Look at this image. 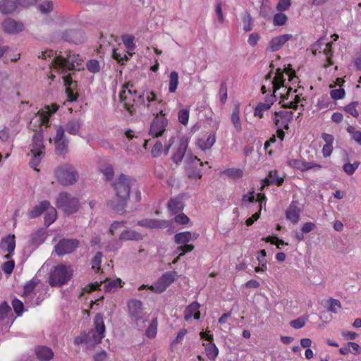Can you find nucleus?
<instances>
[{"label":"nucleus","instance_id":"1","mask_svg":"<svg viewBox=\"0 0 361 361\" xmlns=\"http://www.w3.org/2000/svg\"><path fill=\"white\" fill-rule=\"evenodd\" d=\"M119 97L124 107L131 114L135 110L136 106L155 116L150 127V135L157 137L164 133L168 124L165 114H163L164 103L154 92L145 90L137 94L133 84L128 82L123 86Z\"/></svg>","mask_w":361,"mask_h":361},{"label":"nucleus","instance_id":"2","mask_svg":"<svg viewBox=\"0 0 361 361\" xmlns=\"http://www.w3.org/2000/svg\"><path fill=\"white\" fill-rule=\"evenodd\" d=\"M58 109L59 106L56 104L45 106L34 114L28 124V128L35 131L32 136V143L30 145V156L32 157L29 164L31 168L37 171H39V170L36 167L39 166L45 154L42 126L45 125L47 127L49 126V117L56 112Z\"/></svg>","mask_w":361,"mask_h":361},{"label":"nucleus","instance_id":"3","mask_svg":"<svg viewBox=\"0 0 361 361\" xmlns=\"http://www.w3.org/2000/svg\"><path fill=\"white\" fill-rule=\"evenodd\" d=\"M135 184V180L126 175L121 174L114 183L116 197L108 202V206L122 214L130 197V189Z\"/></svg>","mask_w":361,"mask_h":361},{"label":"nucleus","instance_id":"4","mask_svg":"<svg viewBox=\"0 0 361 361\" xmlns=\"http://www.w3.org/2000/svg\"><path fill=\"white\" fill-rule=\"evenodd\" d=\"M43 59H50L49 66L54 71L59 73H66L69 71L80 69L81 59L78 54H72L71 51L66 56L61 54L57 55L51 49H47L42 51L41 56Z\"/></svg>","mask_w":361,"mask_h":361},{"label":"nucleus","instance_id":"5","mask_svg":"<svg viewBox=\"0 0 361 361\" xmlns=\"http://www.w3.org/2000/svg\"><path fill=\"white\" fill-rule=\"evenodd\" d=\"M285 79L283 78V72L279 68L277 69L273 80L271 82V88L274 93L282 89V92H279L281 98V102L283 106L289 109H295L300 99L298 94H295L297 90L292 91L291 87L287 88L284 85Z\"/></svg>","mask_w":361,"mask_h":361},{"label":"nucleus","instance_id":"6","mask_svg":"<svg viewBox=\"0 0 361 361\" xmlns=\"http://www.w3.org/2000/svg\"><path fill=\"white\" fill-rule=\"evenodd\" d=\"M73 274V268L71 265L59 264L51 271L49 283L51 286H61L71 280Z\"/></svg>","mask_w":361,"mask_h":361},{"label":"nucleus","instance_id":"7","mask_svg":"<svg viewBox=\"0 0 361 361\" xmlns=\"http://www.w3.org/2000/svg\"><path fill=\"white\" fill-rule=\"evenodd\" d=\"M58 182L64 185H74L79 179L78 171L71 164H63L58 166L54 171Z\"/></svg>","mask_w":361,"mask_h":361},{"label":"nucleus","instance_id":"8","mask_svg":"<svg viewBox=\"0 0 361 361\" xmlns=\"http://www.w3.org/2000/svg\"><path fill=\"white\" fill-rule=\"evenodd\" d=\"M42 212H45L44 224L47 226H50L56 221L57 217L56 210L47 200L41 202L32 211L28 212L27 215L30 219H33L39 216Z\"/></svg>","mask_w":361,"mask_h":361},{"label":"nucleus","instance_id":"9","mask_svg":"<svg viewBox=\"0 0 361 361\" xmlns=\"http://www.w3.org/2000/svg\"><path fill=\"white\" fill-rule=\"evenodd\" d=\"M56 205L67 214L76 212L80 207L79 200L72 196L70 193L62 192L59 193L56 199Z\"/></svg>","mask_w":361,"mask_h":361},{"label":"nucleus","instance_id":"10","mask_svg":"<svg viewBox=\"0 0 361 361\" xmlns=\"http://www.w3.org/2000/svg\"><path fill=\"white\" fill-rule=\"evenodd\" d=\"M142 304L138 300H130L128 302V307L131 319L135 323L138 330H142L145 326L147 319L142 312Z\"/></svg>","mask_w":361,"mask_h":361},{"label":"nucleus","instance_id":"11","mask_svg":"<svg viewBox=\"0 0 361 361\" xmlns=\"http://www.w3.org/2000/svg\"><path fill=\"white\" fill-rule=\"evenodd\" d=\"M39 285V280L32 279L24 286V302L29 306H35L39 303V298L36 297V288Z\"/></svg>","mask_w":361,"mask_h":361},{"label":"nucleus","instance_id":"12","mask_svg":"<svg viewBox=\"0 0 361 361\" xmlns=\"http://www.w3.org/2000/svg\"><path fill=\"white\" fill-rule=\"evenodd\" d=\"M293 113L290 110L275 111L271 115V120L277 128L288 129L289 123L292 121Z\"/></svg>","mask_w":361,"mask_h":361},{"label":"nucleus","instance_id":"13","mask_svg":"<svg viewBox=\"0 0 361 361\" xmlns=\"http://www.w3.org/2000/svg\"><path fill=\"white\" fill-rule=\"evenodd\" d=\"M187 173L190 178H200L202 177L201 167L203 163L197 157L192 155L186 156Z\"/></svg>","mask_w":361,"mask_h":361},{"label":"nucleus","instance_id":"14","mask_svg":"<svg viewBox=\"0 0 361 361\" xmlns=\"http://www.w3.org/2000/svg\"><path fill=\"white\" fill-rule=\"evenodd\" d=\"M175 272H166L149 288L157 293L164 292L174 281Z\"/></svg>","mask_w":361,"mask_h":361},{"label":"nucleus","instance_id":"15","mask_svg":"<svg viewBox=\"0 0 361 361\" xmlns=\"http://www.w3.org/2000/svg\"><path fill=\"white\" fill-rule=\"evenodd\" d=\"M94 330L90 332V336L92 337L94 343H99L104 337L105 326L103 317L101 314H97L94 319Z\"/></svg>","mask_w":361,"mask_h":361},{"label":"nucleus","instance_id":"16","mask_svg":"<svg viewBox=\"0 0 361 361\" xmlns=\"http://www.w3.org/2000/svg\"><path fill=\"white\" fill-rule=\"evenodd\" d=\"M79 242L75 239H63L55 246V251L58 255L69 254L78 246Z\"/></svg>","mask_w":361,"mask_h":361},{"label":"nucleus","instance_id":"17","mask_svg":"<svg viewBox=\"0 0 361 361\" xmlns=\"http://www.w3.org/2000/svg\"><path fill=\"white\" fill-rule=\"evenodd\" d=\"M200 336L202 339L208 341L207 343H203V345L204 346V351L207 357L211 360H214L219 354V349L216 345L212 342L213 338L212 335H209L204 332H201Z\"/></svg>","mask_w":361,"mask_h":361},{"label":"nucleus","instance_id":"18","mask_svg":"<svg viewBox=\"0 0 361 361\" xmlns=\"http://www.w3.org/2000/svg\"><path fill=\"white\" fill-rule=\"evenodd\" d=\"M288 164L291 168L295 169H298L302 171L314 169V170H319L322 168V165L314 163V162H308L305 161H302L299 159H289L288 161Z\"/></svg>","mask_w":361,"mask_h":361},{"label":"nucleus","instance_id":"19","mask_svg":"<svg viewBox=\"0 0 361 361\" xmlns=\"http://www.w3.org/2000/svg\"><path fill=\"white\" fill-rule=\"evenodd\" d=\"M293 38L290 34H284L274 37L269 42L267 50L270 52H274L279 50L288 41Z\"/></svg>","mask_w":361,"mask_h":361},{"label":"nucleus","instance_id":"20","mask_svg":"<svg viewBox=\"0 0 361 361\" xmlns=\"http://www.w3.org/2000/svg\"><path fill=\"white\" fill-rule=\"evenodd\" d=\"M23 0H1L0 12L3 14H9L14 12L21 5Z\"/></svg>","mask_w":361,"mask_h":361},{"label":"nucleus","instance_id":"21","mask_svg":"<svg viewBox=\"0 0 361 361\" xmlns=\"http://www.w3.org/2000/svg\"><path fill=\"white\" fill-rule=\"evenodd\" d=\"M300 212L298 202L293 201L286 211V217L292 223L297 224L300 219Z\"/></svg>","mask_w":361,"mask_h":361},{"label":"nucleus","instance_id":"22","mask_svg":"<svg viewBox=\"0 0 361 361\" xmlns=\"http://www.w3.org/2000/svg\"><path fill=\"white\" fill-rule=\"evenodd\" d=\"M188 147V140L185 138L180 139L178 146L176 147L175 152L172 156V159L176 164H179L186 152Z\"/></svg>","mask_w":361,"mask_h":361},{"label":"nucleus","instance_id":"23","mask_svg":"<svg viewBox=\"0 0 361 361\" xmlns=\"http://www.w3.org/2000/svg\"><path fill=\"white\" fill-rule=\"evenodd\" d=\"M16 243L14 235H8L2 238L0 242V249L3 252H8V254L5 255L6 259L10 257V254L13 252L15 249Z\"/></svg>","mask_w":361,"mask_h":361},{"label":"nucleus","instance_id":"24","mask_svg":"<svg viewBox=\"0 0 361 361\" xmlns=\"http://www.w3.org/2000/svg\"><path fill=\"white\" fill-rule=\"evenodd\" d=\"M231 123L237 133H240L243 130L242 121L240 119V105L235 104L232 109L231 114Z\"/></svg>","mask_w":361,"mask_h":361},{"label":"nucleus","instance_id":"25","mask_svg":"<svg viewBox=\"0 0 361 361\" xmlns=\"http://www.w3.org/2000/svg\"><path fill=\"white\" fill-rule=\"evenodd\" d=\"M37 357L40 361H49L54 357L52 350L45 345H39L35 350Z\"/></svg>","mask_w":361,"mask_h":361},{"label":"nucleus","instance_id":"26","mask_svg":"<svg viewBox=\"0 0 361 361\" xmlns=\"http://www.w3.org/2000/svg\"><path fill=\"white\" fill-rule=\"evenodd\" d=\"M216 142V136L214 133L204 135L197 141V147L202 150L210 149Z\"/></svg>","mask_w":361,"mask_h":361},{"label":"nucleus","instance_id":"27","mask_svg":"<svg viewBox=\"0 0 361 361\" xmlns=\"http://www.w3.org/2000/svg\"><path fill=\"white\" fill-rule=\"evenodd\" d=\"M200 305L197 302H193L189 305L184 312L185 319L190 321L192 317L195 319H199L200 317Z\"/></svg>","mask_w":361,"mask_h":361},{"label":"nucleus","instance_id":"28","mask_svg":"<svg viewBox=\"0 0 361 361\" xmlns=\"http://www.w3.org/2000/svg\"><path fill=\"white\" fill-rule=\"evenodd\" d=\"M143 239V236L141 233L130 229H124L119 235L120 241H140Z\"/></svg>","mask_w":361,"mask_h":361},{"label":"nucleus","instance_id":"29","mask_svg":"<svg viewBox=\"0 0 361 361\" xmlns=\"http://www.w3.org/2000/svg\"><path fill=\"white\" fill-rule=\"evenodd\" d=\"M198 236V233H192L189 231H185L176 233L174 235V240L178 244H186L190 240H196Z\"/></svg>","mask_w":361,"mask_h":361},{"label":"nucleus","instance_id":"30","mask_svg":"<svg viewBox=\"0 0 361 361\" xmlns=\"http://www.w3.org/2000/svg\"><path fill=\"white\" fill-rule=\"evenodd\" d=\"M137 225L147 228H159L166 226V221L157 219H146L137 221Z\"/></svg>","mask_w":361,"mask_h":361},{"label":"nucleus","instance_id":"31","mask_svg":"<svg viewBox=\"0 0 361 361\" xmlns=\"http://www.w3.org/2000/svg\"><path fill=\"white\" fill-rule=\"evenodd\" d=\"M274 103V97L264 102H259L254 110V116L263 118L264 112L267 111Z\"/></svg>","mask_w":361,"mask_h":361},{"label":"nucleus","instance_id":"32","mask_svg":"<svg viewBox=\"0 0 361 361\" xmlns=\"http://www.w3.org/2000/svg\"><path fill=\"white\" fill-rule=\"evenodd\" d=\"M3 29L8 33H17L21 31V25L11 18L6 19L2 23Z\"/></svg>","mask_w":361,"mask_h":361},{"label":"nucleus","instance_id":"33","mask_svg":"<svg viewBox=\"0 0 361 361\" xmlns=\"http://www.w3.org/2000/svg\"><path fill=\"white\" fill-rule=\"evenodd\" d=\"M82 124V121L79 119H70L66 124V130L71 135H78L80 133Z\"/></svg>","mask_w":361,"mask_h":361},{"label":"nucleus","instance_id":"34","mask_svg":"<svg viewBox=\"0 0 361 361\" xmlns=\"http://www.w3.org/2000/svg\"><path fill=\"white\" fill-rule=\"evenodd\" d=\"M63 80L64 82V85L66 87V92L68 95V99L70 102H73L76 99L75 94L72 90V85H75V82L71 80V77L70 74L66 75L63 76Z\"/></svg>","mask_w":361,"mask_h":361},{"label":"nucleus","instance_id":"35","mask_svg":"<svg viewBox=\"0 0 361 361\" xmlns=\"http://www.w3.org/2000/svg\"><path fill=\"white\" fill-rule=\"evenodd\" d=\"M284 176H280L277 171H271L269 172L268 177L265 179L267 185L275 184L281 185L283 182Z\"/></svg>","mask_w":361,"mask_h":361},{"label":"nucleus","instance_id":"36","mask_svg":"<svg viewBox=\"0 0 361 361\" xmlns=\"http://www.w3.org/2000/svg\"><path fill=\"white\" fill-rule=\"evenodd\" d=\"M178 73L176 71L171 72L169 75V91L173 93L176 91L178 85Z\"/></svg>","mask_w":361,"mask_h":361},{"label":"nucleus","instance_id":"37","mask_svg":"<svg viewBox=\"0 0 361 361\" xmlns=\"http://www.w3.org/2000/svg\"><path fill=\"white\" fill-rule=\"evenodd\" d=\"M54 144L56 153L60 156L64 157L67 152L68 140H63L54 141Z\"/></svg>","mask_w":361,"mask_h":361},{"label":"nucleus","instance_id":"38","mask_svg":"<svg viewBox=\"0 0 361 361\" xmlns=\"http://www.w3.org/2000/svg\"><path fill=\"white\" fill-rule=\"evenodd\" d=\"M157 319H154L145 331V336L149 338H154L157 334Z\"/></svg>","mask_w":361,"mask_h":361},{"label":"nucleus","instance_id":"39","mask_svg":"<svg viewBox=\"0 0 361 361\" xmlns=\"http://www.w3.org/2000/svg\"><path fill=\"white\" fill-rule=\"evenodd\" d=\"M168 206L169 210L175 214L178 212H180L183 209V202L178 199L171 200L168 204Z\"/></svg>","mask_w":361,"mask_h":361},{"label":"nucleus","instance_id":"40","mask_svg":"<svg viewBox=\"0 0 361 361\" xmlns=\"http://www.w3.org/2000/svg\"><path fill=\"white\" fill-rule=\"evenodd\" d=\"M134 39L135 37L130 35H124L122 36V42L129 51H133L135 47Z\"/></svg>","mask_w":361,"mask_h":361},{"label":"nucleus","instance_id":"41","mask_svg":"<svg viewBox=\"0 0 361 361\" xmlns=\"http://www.w3.org/2000/svg\"><path fill=\"white\" fill-rule=\"evenodd\" d=\"M242 20L243 23V30L245 32H249L252 29V20L250 15L245 12L243 13L242 17Z\"/></svg>","mask_w":361,"mask_h":361},{"label":"nucleus","instance_id":"42","mask_svg":"<svg viewBox=\"0 0 361 361\" xmlns=\"http://www.w3.org/2000/svg\"><path fill=\"white\" fill-rule=\"evenodd\" d=\"M190 111L188 109H181L178 113V118L179 122L186 126L188 123Z\"/></svg>","mask_w":361,"mask_h":361},{"label":"nucleus","instance_id":"43","mask_svg":"<svg viewBox=\"0 0 361 361\" xmlns=\"http://www.w3.org/2000/svg\"><path fill=\"white\" fill-rule=\"evenodd\" d=\"M53 3L51 1L46 0L38 5V8L42 13H49L53 10Z\"/></svg>","mask_w":361,"mask_h":361},{"label":"nucleus","instance_id":"44","mask_svg":"<svg viewBox=\"0 0 361 361\" xmlns=\"http://www.w3.org/2000/svg\"><path fill=\"white\" fill-rule=\"evenodd\" d=\"M360 165V162L356 161H354V163H346L343 165V169L348 175L351 176L353 175L355 171L357 169L358 166Z\"/></svg>","mask_w":361,"mask_h":361},{"label":"nucleus","instance_id":"45","mask_svg":"<svg viewBox=\"0 0 361 361\" xmlns=\"http://www.w3.org/2000/svg\"><path fill=\"white\" fill-rule=\"evenodd\" d=\"M288 20L286 14L280 12L274 15L273 18V23L274 25L280 26L284 25Z\"/></svg>","mask_w":361,"mask_h":361},{"label":"nucleus","instance_id":"46","mask_svg":"<svg viewBox=\"0 0 361 361\" xmlns=\"http://www.w3.org/2000/svg\"><path fill=\"white\" fill-rule=\"evenodd\" d=\"M223 173L232 178H239L243 176V171L238 169H228L224 171Z\"/></svg>","mask_w":361,"mask_h":361},{"label":"nucleus","instance_id":"47","mask_svg":"<svg viewBox=\"0 0 361 361\" xmlns=\"http://www.w3.org/2000/svg\"><path fill=\"white\" fill-rule=\"evenodd\" d=\"M102 252H98L96 253V255H94L93 259H92V269L95 271V272H98L100 269V264H101V262H102Z\"/></svg>","mask_w":361,"mask_h":361},{"label":"nucleus","instance_id":"48","mask_svg":"<svg viewBox=\"0 0 361 361\" xmlns=\"http://www.w3.org/2000/svg\"><path fill=\"white\" fill-rule=\"evenodd\" d=\"M123 285V282L120 279H116L109 281V283L104 285L105 290L106 291H110L113 288L121 287Z\"/></svg>","mask_w":361,"mask_h":361},{"label":"nucleus","instance_id":"49","mask_svg":"<svg viewBox=\"0 0 361 361\" xmlns=\"http://www.w3.org/2000/svg\"><path fill=\"white\" fill-rule=\"evenodd\" d=\"M227 87L224 82H222L220 85L219 90V99L221 104H224L227 100Z\"/></svg>","mask_w":361,"mask_h":361},{"label":"nucleus","instance_id":"50","mask_svg":"<svg viewBox=\"0 0 361 361\" xmlns=\"http://www.w3.org/2000/svg\"><path fill=\"white\" fill-rule=\"evenodd\" d=\"M357 105V102H352L345 106V111L353 117L357 118L359 116V113L356 109Z\"/></svg>","mask_w":361,"mask_h":361},{"label":"nucleus","instance_id":"51","mask_svg":"<svg viewBox=\"0 0 361 361\" xmlns=\"http://www.w3.org/2000/svg\"><path fill=\"white\" fill-rule=\"evenodd\" d=\"M87 68L92 73H98L100 70V66L97 60H90L87 62Z\"/></svg>","mask_w":361,"mask_h":361},{"label":"nucleus","instance_id":"52","mask_svg":"<svg viewBox=\"0 0 361 361\" xmlns=\"http://www.w3.org/2000/svg\"><path fill=\"white\" fill-rule=\"evenodd\" d=\"M11 312L10 306L4 302L0 305V319H4Z\"/></svg>","mask_w":361,"mask_h":361},{"label":"nucleus","instance_id":"53","mask_svg":"<svg viewBox=\"0 0 361 361\" xmlns=\"http://www.w3.org/2000/svg\"><path fill=\"white\" fill-rule=\"evenodd\" d=\"M163 151V145L162 143L159 141H157V142L154 145L151 154L153 157H159Z\"/></svg>","mask_w":361,"mask_h":361},{"label":"nucleus","instance_id":"54","mask_svg":"<svg viewBox=\"0 0 361 361\" xmlns=\"http://www.w3.org/2000/svg\"><path fill=\"white\" fill-rule=\"evenodd\" d=\"M331 97L334 99H341L345 95V91L343 88L332 90L330 92Z\"/></svg>","mask_w":361,"mask_h":361},{"label":"nucleus","instance_id":"55","mask_svg":"<svg viewBox=\"0 0 361 361\" xmlns=\"http://www.w3.org/2000/svg\"><path fill=\"white\" fill-rule=\"evenodd\" d=\"M259 39H260V35L258 33L252 32L248 37L247 43L251 47H255L257 44Z\"/></svg>","mask_w":361,"mask_h":361},{"label":"nucleus","instance_id":"56","mask_svg":"<svg viewBox=\"0 0 361 361\" xmlns=\"http://www.w3.org/2000/svg\"><path fill=\"white\" fill-rule=\"evenodd\" d=\"M14 267V261L8 260L3 264L2 269L6 274H11L13 271Z\"/></svg>","mask_w":361,"mask_h":361},{"label":"nucleus","instance_id":"57","mask_svg":"<svg viewBox=\"0 0 361 361\" xmlns=\"http://www.w3.org/2000/svg\"><path fill=\"white\" fill-rule=\"evenodd\" d=\"M101 171L106 176V180H111L114 176V169L111 166H105L101 169Z\"/></svg>","mask_w":361,"mask_h":361},{"label":"nucleus","instance_id":"58","mask_svg":"<svg viewBox=\"0 0 361 361\" xmlns=\"http://www.w3.org/2000/svg\"><path fill=\"white\" fill-rule=\"evenodd\" d=\"M67 140L65 136V129L63 126H59L56 128V135L54 137V141Z\"/></svg>","mask_w":361,"mask_h":361},{"label":"nucleus","instance_id":"59","mask_svg":"<svg viewBox=\"0 0 361 361\" xmlns=\"http://www.w3.org/2000/svg\"><path fill=\"white\" fill-rule=\"evenodd\" d=\"M306 324V319L302 317L298 318L290 322V326L295 329H300Z\"/></svg>","mask_w":361,"mask_h":361},{"label":"nucleus","instance_id":"60","mask_svg":"<svg viewBox=\"0 0 361 361\" xmlns=\"http://www.w3.org/2000/svg\"><path fill=\"white\" fill-rule=\"evenodd\" d=\"M13 307L16 313L20 316L23 312V302L18 299H14L12 302Z\"/></svg>","mask_w":361,"mask_h":361},{"label":"nucleus","instance_id":"61","mask_svg":"<svg viewBox=\"0 0 361 361\" xmlns=\"http://www.w3.org/2000/svg\"><path fill=\"white\" fill-rule=\"evenodd\" d=\"M290 6V0H279L277 4L276 8L279 11H286Z\"/></svg>","mask_w":361,"mask_h":361},{"label":"nucleus","instance_id":"62","mask_svg":"<svg viewBox=\"0 0 361 361\" xmlns=\"http://www.w3.org/2000/svg\"><path fill=\"white\" fill-rule=\"evenodd\" d=\"M12 137L11 134L9 133L7 128H4L0 130V140L3 142L9 141Z\"/></svg>","mask_w":361,"mask_h":361},{"label":"nucleus","instance_id":"63","mask_svg":"<svg viewBox=\"0 0 361 361\" xmlns=\"http://www.w3.org/2000/svg\"><path fill=\"white\" fill-rule=\"evenodd\" d=\"M75 34H76V32L75 31L71 30V31L65 32L63 35L62 38L66 41H68L70 42H73V43H77L76 39H75V38H74V35Z\"/></svg>","mask_w":361,"mask_h":361},{"label":"nucleus","instance_id":"64","mask_svg":"<svg viewBox=\"0 0 361 361\" xmlns=\"http://www.w3.org/2000/svg\"><path fill=\"white\" fill-rule=\"evenodd\" d=\"M125 221H114L111 224L109 228V232L114 235L115 232L121 228L123 226V224H125Z\"/></svg>","mask_w":361,"mask_h":361}]
</instances>
